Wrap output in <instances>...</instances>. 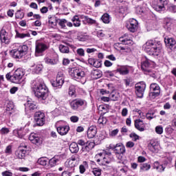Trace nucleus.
<instances>
[{"instance_id":"0e129e2a","label":"nucleus","mask_w":176,"mask_h":176,"mask_svg":"<svg viewBox=\"0 0 176 176\" xmlns=\"http://www.w3.org/2000/svg\"><path fill=\"white\" fill-rule=\"evenodd\" d=\"M40 12L43 14H45V13H47V12H49V8H47V7L46 6H44L40 9Z\"/></svg>"},{"instance_id":"1a4fd4ad","label":"nucleus","mask_w":176,"mask_h":176,"mask_svg":"<svg viewBox=\"0 0 176 176\" xmlns=\"http://www.w3.org/2000/svg\"><path fill=\"white\" fill-rule=\"evenodd\" d=\"M135 93L136 96L139 98H142L144 97V93L145 92V89H146V85L144 82H140L135 84Z\"/></svg>"},{"instance_id":"8fccbe9b","label":"nucleus","mask_w":176,"mask_h":176,"mask_svg":"<svg viewBox=\"0 0 176 176\" xmlns=\"http://www.w3.org/2000/svg\"><path fill=\"white\" fill-rule=\"evenodd\" d=\"M114 47L116 50H126V47L122 45L120 43L114 44Z\"/></svg>"},{"instance_id":"c9c22d12","label":"nucleus","mask_w":176,"mask_h":176,"mask_svg":"<svg viewBox=\"0 0 176 176\" xmlns=\"http://www.w3.org/2000/svg\"><path fill=\"white\" fill-rule=\"evenodd\" d=\"M37 162L41 166H49V159L47 157H41L38 160Z\"/></svg>"},{"instance_id":"dca6fc26","label":"nucleus","mask_w":176,"mask_h":176,"mask_svg":"<svg viewBox=\"0 0 176 176\" xmlns=\"http://www.w3.org/2000/svg\"><path fill=\"white\" fill-rule=\"evenodd\" d=\"M126 27L130 32H135L138 28V21L135 19H131L129 20V23L126 25Z\"/></svg>"},{"instance_id":"9b49d317","label":"nucleus","mask_w":176,"mask_h":176,"mask_svg":"<svg viewBox=\"0 0 176 176\" xmlns=\"http://www.w3.org/2000/svg\"><path fill=\"white\" fill-rule=\"evenodd\" d=\"M167 5V0H155L153 1V9L156 10V12H162L166 8L164 6Z\"/></svg>"},{"instance_id":"cd10ccee","label":"nucleus","mask_w":176,"mask_h":176,"mask_svg":"<svg viewBox=\"0 0 176 176\" xmlns=\"http://www.w3.org/2000/svg\"><path fill=\"white\" fill-rule=\"evenodd\" d=\"M94 146H96V143L94 142H87V145L82 148V151L87 153V152H90V151H91Z\"/></svg>"},{"instance_id":"774afa93","label":"nucleus","mask_w":176,"mask_h":176,"mask_svg":"<svg viewBox=\"0 0 176 176\" xmlns=\"http://www.w3.org/2000/svg\"><path fill=\"white\" fill-rule=\"evenodd\" d=\"M134 145H135V144H134V142H133L131 141H129V142H126V148H133Z\"/></svg>"},{"instance_id":"c85d7f7f","label":"nucleus","mask_w":176,"mask_h":176,"mask_svg":"<svg viewBox=\"0 0 176 176\" xmlns=\"http://www.w3.org/2000/svg\"><path fill=\"white\" fill-rule=\"evenodd\" d=\"M58 162H60V157L58 155H55L52 158L48 160V166L50 167H56Z\"/></svg>"},{"instance_id":"13d9d810","label":"nucleus","mask_w":176,"mask_h":176,"mask_svg":"<svg viewBox=\"0 0 176 176\" xmlns=\"http://www.w3.org/2000/svg\"><path fill=\"white\" fill-rule=\"evenodd\" d=\"M101 65H102V63H101V61L95 59V62L94 63V66L95 67V68H100V67H101Z\"/></svg>"},{"instance_id":"473e14b6","label":"nucleus","mask_w":176,"mask_h":176,"mask_svg":"<svg viewBox=\"0 0 176 176\" xmlns=\"http://www.w3.org/2000/svg\"><path fill=\"white\" fill-rule=\"evenodd\" d=\"M87 168H89V162H87V161H84L79 166V170H80V174H85Z\"/></svg>"},{"instance_id":"bf43d9fd","label":"nucleus","mask_w":176,"mask_h":176,"mask_svg":"<svg viewBox=\"0 0 176 176\" xmlns=\"http://www.w3.org/2000/svg\"><path fill=\"white\" fill-rule=\"evenodd\" d=\"M70 120L72 122V123H78V122H79V117L76 116H72L70 118Z\"/></svg>"},{"instance_id":"9d476101","label":"nucleus","mask_w":176,"mask_h":176,"mask_svg":"<svg viewBox=\"0 0 176 176\" xmlns=\"http://www.w3.org/2000/svg\"><path fill=\"white\" fill-rule=\"evenodd\" d=\"M64 85V74L61 72H58L56 76V79L52 82V85L53 87H58V89H61Z\"/></svg>"},{"instance_id":"a18cd8bd","label":"nucleus","mask_w":176,"mask_h":176,"mask_svg":"<svg viewBox=\"0 0 176 176\" xmlns=\"http://www.w3.org/2000/svg\"><path fill=\"white\" fill-rule=\"evenodd\" d=\"M82 19L86 21L88 24H96L97 21L91 18H89L87 16H84Z\"/></svg>"},{"instance_id":"ddd939ff","label":"nucleus","mask_w":176,"mask_h":176,"mask_svg":"<svg viewBox=\"0 0 176 176\" xmlns=\"http://www.w3.org/2000/svg\"><path fill=\"white\" fill-rule=\"evenodd\" d=\"M45 113L37 111L34 114V121L37 126H43L45 124Z\"/></svg>"},{"instance_id":"b1692460","label":"nucleus","mask_w":176,"mask_h":176,"mask_svg":"<svg viewBox=\"0 0 176 176\" xmlns=\"http://www.w3.org/2000/svg\"><path fill=\"white\" fill-rule=\"evenodd\" d=\"M135 127L138 131H145L146 126L144 121L141 119H137L135 120Z\"/></svg>"},{"instance_id":"6e6552de","label":"nucleus","mask_w":176,"mask_h":176,"mask_svg":"<svg viewBox=\"0 0 176 176\" xmlns=\"http://www.w3.org/2000/svg\"><path fill=\"white\" fill-rule=\"evenodd\" d=\"M87 102L83 99H76L69 102L70 107L74 111H78L80 107L87 105Z\"/></svg>"},{"instance_id":"f8f14e48","label":"nucleus","mask_w":176,"mask_h":176,"mask_svg":"<svg viewBox=\"0 0 176 176\" xmlns=\"http://www.w3.org/2000/svg\"><path fill=\"white\" fill-rule=\"evenodd\" d=\"M148 149L153 153H158L159 151H160V144L159 142L156 140H151L148 144Z\"/></svg>"},{"instance_id":"5701e85b","label":"nucleus","mask_w":176,"mask_h":176,"mask_svg":"<svg viewBox=\"0 0 176 176\" xmlns=\"http://www.w3.org/2000/svg\"><path fill=\"white\" fill-rule=\"evenodd\" d=\"M29 140L32 144H34L35 145L42 144V139L36 133H31L29 136Z\"/></svg>"},{"instance_id":"4c0bfd02","label":"nucleus","mask_w":176,"mask_h":176,"mask_svg":"<svg viewBox=\"0 0 176 176\" xmlns=\"http://www.w3.org/2000/svg\"><path fill=\"white\" fill-rule=\"evenodd\" d=\"M26 108H28L29 111H34V109L38 108V106L31 101H28Z\"/></svg>"},{"instance_id":"79ce46f5","label":"nucleus","mask_w":176,"mask_h":176,"mask_svg":"<svg viewBox=\"0 0 176 176\" xmlns=\"http://www.w3.org/2000/svg\"><path fill=\"white\" fill-rule=\"evenodd\" d=\"M91 173L94 176H101V174H102V170L100 168H94Z\"/></svg>"},{"instance_id":"72a5a7b5","label":"nucleus","mask_w":176,"mask_h":176,"mask_svg":"<svg viewBox=\"0 0 176 176\" xmlns=\"http://www.w3.org/2000/svg\"><path fill=\"white\" fill-rule=\"evenodd\" d=\"M153 168L158 171V173H163L164 171V167L160 164L159 162H155L153 164Z\"/></svg>"},{"instance_id":"338daca9","label":"nucleus","mask_w":176,"mask_h":176,"mask_svg":"<svg viewBox=\"0 0 176 176\" xmlns=\"http://www.w3.org/2000/svg\"><path fill=\"white\" fill-rule=\"evenodd\" d=\"M9 131V129L6 127H3L1 129V134H8Z\"/></svg>"},{"instance_id":"a878e982","label":"nucleus","mask_w":176,"mask_h":176,"mask_svg":"<svg viewBox=\"0 0 176 176\" xmlns=\"http://www.w3.org/2000/svg\"><path fill=\"white\" fill-rule=\"evenodd\" d=\"M97 134V127L95 126H91L87 130V138L89 139L94 138Z\"/></svg>"},{"instance_id":"09e8293b","label":"nucleus","mask_w":176,"mask_h":176,"mask_svg":"<svg viewBox=\"0 0 176 176\" xmlns=\"http://www.w3.org/2000/svg\"><path fill=\"white\" fill-rule=\"evenodd\" d=\"M168 12H170L171 13L176 12V6L173 4H169L167 7Z\"/></svg>"},{"instance_id":"c03bdc74","label":"nucleus","mask_w":176,"mask_h":176,"mask_svg":"<svg viewBox=\"0 0 176 176\" xmlns=\"http://www.w3.org/2000/svg\"><path fill=\"white\" fill-rule=\"evenodd\" d=\"M101 20L103 21V23H104V24H109V21H110L109 14L107 13L104 14L101 17Z\"/></svg>"},{"instance_id":"4d7b16f0","label":"nucleus","mask_w":176,"mask_h":176,"mask_svg":"<svg viewBox=\"0 0 176 176\" xmlns=\"http://www.w3.org/2000/svg\"><path fill=\"white\" fill-rule=\"evenodd\" d=\"M155 133H157V134H159V135L163 134V126H157L155 127Z\"/></svg>"},{"instance_id":"0eeeda50","label":"nucleus","mask_w":176,"mask_h":176,"mask_svg":"<svg viewBox=\"0 0 176 176\" xmlns=\"http://www.w3.org/2000/svg\"><path fill=\"white\" fill-rule=\"evenodd\" d=\"M153 61L146 58L141 63V69L144 72V74H149V72H152V67L154 65Z\"/></svg>"},{"instance_id":"6e6d98bb","label":"nucleus","mask_w":176,"mask_h":176,"mask_svg":"<svg viewBox=\"0 0 176 176\" xmlns=\"http://www.w3.org/2000/svg\"><path fill=\"white\" fill-rule=\"evenodd\" d=\"M76 53L80 57H85V50L79 48L76 50Z\"/></svg>"},{"instance_id":"e433bc0d","label":"nucleus","mask_w":176,"mask_h":176,"mask_svg":"<svg viewBox=\"0 0 176 176\" xmlns=\"http://www.w3.org/2000/svg\"><path fill=\"white\" fill-rule=\"evenodd\" d=\"M15 32H16L15 38H20L21 39H24V38H27V37L30 38V33H26V34L20 33L17 30H15Z\"/></svg>"},{"instance_id":"c756f323","label":"nucleus","mask_w":176,"mask_h":176,"mask_svg":"<svg viewBox=\"0 0 176 176\" xmlns=\"http://www.w3.org/2000/svg\"><path fill=\"white\" fill-rule=\"evenodd\" d=\"M91 76L92 79H100L102 76V72L100 69H94L91 71Z\"/></svg>"},{"instance_id":"3c124183","label":"nucleus","mask_w":176,"mask_h":176,"mask_svg":"<svg viewBox=\"0 0 176 176\" xmlns=\"http://www.w3.org/2000/svg\"><path fill=\"white\" fill-rule=\"evenodd\" d=\"M107 118L105 117H100L98 120V123L99 124H102V126H104V124H107Z\"/></svg>"},{"instance_id":"f03ea898","label":"nucleus","mask_w":176,"mask_h":176,"mask_svg":"<svg viewBox=\"0 0 176 176\" xmlns=\"http://www.w3.org/2000/svg\"><path fill=\"white\" fill-rule=\"evenodd\" d=\"M32 89L37 98H41V100H45L47 98V93L49 89L45 84L39 82H34Z\"/></svg>"},{"instance_id":"aec40b11","label":"nucleus","mask_w":176,"mask_h":176,"mask_svg":"<svg viewBox=\"0 0 176 176\" xmlns=\"http://www.w3.org/2000/svg\"><path fill=\"white\" fill-rule=\"evenodd\" d=\"M133 38L131 35L127 34H124L122 36L120 37L119 41L122 42V45H133Z\"/></svg>"},{"instance_id":"7ed1b4c3","label":"nucleus","mask_w":176,"mask_h":176,"mask_svg":"<svg viewBox=\"0 0 176 176\" xmlns=\"http://www.w3.org/2000/svg\"><path fill=\"white\" fill-rule=\"evenodd\" d=\"M23 76H24V69L21 68L16 69L12 75L8 73L6 75L8 80H10L12 83L20 85L23 82Z\"/></svg>"},{"instance_id":"de8ad7c7","label":"nucleus","mask_w":176,"mask_h":176,"mask_svg":"<svg viewBox=\"0 0 176 176\" xmlns=\"http://www.w3.org/2000/svg\"><path fill=\"white\" fill-rule=\"evenodd\" d=\"M32 67L34 68L36 74H39L43 68V66L42 65H34Z\"/></svg>"},{"instance_id":"f257e3e1","label":"nucleus","mask_w":176,"mask_h":176,"mask_svg":"<svg viewBox=\"0 0 176 176\" xmlns=\"http://www.w3.org/2000/svg\"><path fill=\"white\" fill-rule=\"evenodd\" d=\"M145 52L150 56H159L162 52V43L153 40H148L144 45Z\"/></svg>"},{"instance_id":"603ef678","label":"nucleus","mask_w":176,"mask_h":176,"mask_svg":"<svg viewBox=\"0 0 176 176\" xmlns=\"http://www.w3.org/2000/svg\"><path fill=\"white\" fill-rule=\"evenodd\" d=\"M16 19H23L24 18V12H21L20 10H19L16 14H15Z\"/></svg>"},{"instance_id":"39448f33","label":"nucleus","mask_w":176,"mask_h":176,"mask_svg":"<svg viewBox=\"0 0 176 176\" xmlns=\"http://www.w3.org/2000/svg\"><path fill=\"white\" fill-rule=\"evenodd\" d=\"M69 75L72 79L79 82V80H81V79H83L86 76V73L82 69L73 67L70 69Z\"/></svg>"},{"instance_id":"20e7f679","label":"nucleus","mask_w":176,"mask_h":176,"mask_svg":"<svg viewBox=\"0 0 176 176\" xmlns=\"http://www.w3.org/2000/svg\"><path fill=\"white\" fill-rule=\"evenodd\" d=\"M28 50V47L27 45H20V44H17L16 48L10 51V54L13 58L20 60L25 56Z\"/></svg>"},{"instance_id":"37998d69","label":"nucleus","mask_w":176,"mask_h":176,"mask_svg":"<svg viewBox=\"0 0 176 176\" xmlns=\"http://www.w3.org/2000/svg\"><path fill=\"white\" fill-rule=\"evenodd\" d=\"M14 135H17L19 138L24 137V133H23V128L20 129H15L13 131Z\"/></svg>"},{"instance_id":"393cba45","label":"nucleus","mask_w":176,"mask_h":176,"mask_svg":"<svg viewBox=\"0 0 176 176\" xmlns=\"http://www.w3.org/2000/svg\"><path fill=\"white\" fill-rule=\"evenodd\" d=\"M44 61L50 65H56V64H58V56L55 55L53 58L46 57Z\"/></svg>"},{"instance_id":"4be33fe9","label":"nucleus","mask_w":176,"mask_h":176,"mask_svg":"<svg viewBox=\"0 0 176 176\" xmlns=\"http://www.w3.org/2000/svg\"><path fill=\"white\" fill-rule=\"evenodd\" d=\"M150 89L151 90V92L150 94L151 96H153L154 97H157L160 94V87H159V85L156 83H152L150 86Z\"/></svg>"},{"instance_id":"864d4df0","label":"nucleus","mask_w":176,"mask_h":176,"mask_svg":"<svg viewBox=\"0 0 176 176\" xmlns=\"http://www.w3.org/2000/svg\"><path fill=\"white\" fill-rule=\"evenodd\" d=\"M76 93L75 87L74 85H72L69 87V95L72 97V96H74Z\"/></svg>"},{"instance_id":"680f3d73","label":"nucleus","mask_w":176,"mask_h":176,"mask_svg":"<svg viewBox=\"0 0 176 176\" xmlns=\"http://www.w3.org/2000/svg\"><path fill=\"white\" fill-rule=\"evenodd\" d=\"M65 24H67V21L65 19H61L59 21V25L61 28H65Z\"/></svg>"},{"instance_id":"2f4dec72","label":"nucleus","mask_w":176,"mask_h":176,"mask_svg":"<svg viewBox=\"0 0 176 176\" xmlns=\"http://www.w3.org/2000/svg\"><path fill=\"white\" fill-rule=\"evenodd\" d=\"M69 149L72 153H78L79 152V146L76 142H72L69 145Z\"/></svg>"},{"instance_id":"052dcab7","label":"nucleus","mask_w":176,"mask_h":176,"mask_svg":"<svg viewBox=\"0 0 176 176\" xmlns=\"http://www.w3.org/2000/svg\"><path fill=\"white\" fill-rule=\"evenodd\" d=\"M124 82L125 83V85L127 86H131V83L133 82V80L131 78H125L124 80Z\"/></svg>"},{"instance_id":"f704fd0d","label":"nucleus","mask_w":176,"mask_h":176,"mask_svg":"<svg viewBox=\"0 0 176 176\" xmlns=\"http://www.w3.org/2000/svg\"><path fill=\"white\" fill-rule=\"evenodd\" d=\"M149 170H151V164L148 163H144L140 165V173H143V171H149Z\"/></svg>"},{"instance_id":"7c9ffc66","label":"nucleus","mask_w":176,"mask_h":176,"mask_svg":"<svg viewBox=\"0 0 176 176\" xmlns=\"http://www.w3.org/2000/svg\"><path fill=\"white\" fill-rule=\"evenodd\" d=\"M117 72H119L120 75H129L130 69L128 66H122L116 69Z\"/></svg>"},{"instance_id":"69168bd1","label":"nucleus","mask_w":176,"mask_h":176,"mask_svg":"<svg viewBox=\"0 0 176 176\" xmlns=\"http://www.w3.org/2000/svg\"><path fill=\"white\" fill-rule=\"evenodd\" d=\"M1 175L3 176H13V173H12V172L8 171V170L2 172Z\"/></svg>"},{"instance_id":"2eb2a0df","label":"nucleus","mask_w":176,"mask_h":176,"mask_svg":"<svg viewBox=\"0 0 176 176\" xmlns=\"http://www.w3.org/2000/svg\"><path fill=\"white\" fill-rule=\"evenodd\" d=\"M47 45L44 44L43 43H38L36 45V50H35V56L36 57H39V56H42V54L45 50H47Z\"/></svg>"},{"instance_id":"5fc2aeb1","label":"nucleus","mask_w":176,"mask_h":176,"mask_svg":"<svg viewBox=\"0 0 176 176\" xmlns=\"http://www.w3.org/2000/svg\"><path fill=\"white\" fill-rule=\"evenodd\" d=\"M129 137L132 138L133 141H137L138 140H140V136L137 135L135 133H131L129 135Z\"/></svg>"},{"instance_id":"a211bd4d","label":"nucleus","mask_w":176,"mask_h":176,"mask_svg":"<svg viewBox=\"0 0 176 176\" xmlns=\"http://www.w3.org/2000/svg\"><path fill=\"white\" fill-rule=\"evenodd\" d=\"M21 148H27V145L21 144L19 148L16 151L15 155L16 157H18V159H24V157H25V155H27V151Z\"/></svg>"},{"instance_id":"412c9836","label":"nucleus","mask_w":176,"mask_h":176,"mask_svg":"<svg viewBox=\"0 0 176 176\" xmlns=\"http://www.w3.org/2000/svg\"><path fill=\"white\" fill-rule=\"evenodd\" d=\"M165 44L167 47L173 50V49H176V41L173 38H170L168 36L165 37L164 38Z\"/></svg>"},{"instance_id":"423d86ee","label":"nucleus","mask_w":176,"mask_h":176,"mask_svg":"<svg viewBox=\"0 0 176 176\" xmlns=\"http://www.w3.org/2000/svg\"><path fill=\"white\" fill-rule=\"evenodd\" d=\"M102 155V153H100L96 155V157H100L96 160L100 166H107V164H109V163L112 162V159L109 158V156H112V153H109V154H107L104 157Z\"/></svg>"},{"instance_id":"4468645a","label":"nucleus","mask_w":176,"mask_h":176,"mask_svg":"<svg viewBox=\"0 0 176 176\" xmlns=\"http://www.w3.org/2000/svg\"><path fill=\"white\" fill-rule=\"evenodd\" d=\"M110 146V149H112L116 155H124L126 153V147L122 144L118 143L113 147Z\"/></svg>"},{"instance_id":"58836bf2","label":"nucleus","mask_w":176,"mask_h":176,"mask_svg":"<svg viewBox=\"0 0 176 176\" xmlns=\"http://www.w3.org/2000/svg\"><path fill=\"white\" fill-rule=\"evenodd\" d=\"M72 21H73V24L74 27H80V19H79V16L75 15L72 19Z\"/></svg>"},{"instance_id":"ea45409f","label":"nucleus","mask_w":176,"mask_h":176,"mask_svg":"<svg viewBox=\"0 0 176 176\" xmlns=\"http://www.w3.org/2000/svg\"><path fill=\"white\" fill-rule=\"evenodd\" d=\"M59 50L60 53L68 54L69 53V47L67 46H65L64 45H59Z\"/></svg>"},{"instance_id":"bb28decb","label":"nucleus","mask_w":176,"mask_h":176,"mask_svg":"<svg viewBox=\"0 0 176 176\" xmlns=\"http://www.w3.org/2000/svg\"><path fill=\"white\" fill-rule=\"evenodd\" d=\"M57 132L60 135H67L68 131H69V126H60L56 127Z\"/></svg>"},{"instance_id":"6ab92c4d","label":"nucleus","mask_w":176,"mask_h":176,"mask_svg":"<svg viewBox=\"0 0 176 176\" xmlns=\"http://www.w3.org/2000/svg\"><path fill=\"white\" fill-rule=\"evenodd\" d=\"M6 111L8 112L9 115H12L16 112V107H14V103L12 100H7L6 102Z\"/></svg>"},{"instance_id":"a19ab883","label":"nucleus","mask_w":176,"mask_h":176,"mask_svg":"<svg viewBox=\"0 0 176 176\" xmlns=\"http://www.w3.org/2000/svg\"><path fill=\"white\" fill-rule=\"evenodd\" d=\"M48 23H49V25H50V27H52V28L56 27V25H57L56 17L54 16L49 17Z\"/></svg>"},{"instance_id":"f3484780","label":"nucleus","mask_w":176,"mask_h":176,"mask_svg":"<svg viewBox=\"0 0 176 176\" xmlns=\"http://www.w3.org/2000/svg\"><path fill=\"white\" fill-rule=\"evenodd\" d=\"M0 40L6 45L10 43V36H9V33L5 29H1L0 31Z\"/></svg>"},{"instance_id":"e2e57ef3","label":"nucleus","mask_w":176,"mask_h":176,"mask_svg":"<svg viewBox=\"0 0 176 176\" xmlns=\"http://www.w3.org/2000/svg\"><path fill=\"white\" fill-rule=\"evenodd\" d=\"M5 153H7V155H12V146L9 145L6 147Z\"/></svg>"},{"instance_id":"49530a36","label":"nucleus","mask_w":176,"mask_h":176,"mask_svg":"<svg viewBox=\"0 0 176 176\" xmlns=\"http://www.w3.org/2000/svg\"><path fill=\"white\" fill-rule=\"evenodd\" d=\"M65 166L66 167H69V168H72L76 166V164L74 162V161H71V160H68L67 161L65 162Z\"/></svg>"}]
</instances>
